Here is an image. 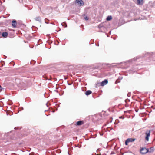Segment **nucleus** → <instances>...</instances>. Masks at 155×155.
Instances as JSON below:
<instances>
[{
  "label": "nucleus",
  "instance_id": "obj_1",
  "mask_svg": "<svg viewBox=\"0 0 155 155\" xmlns=\"http://www.w3.org/2000/svg\"><path fill=\"white\" fill-rule=\"evenodd\" d=\"M1 139L5 143L6 141H8L10 140V137L8 136V133L2 134L1 135Z\"/></svg>",
  "mask_w": 155,
  "mask_h": 155
},
{
  "label": "nucleus",
  "instance_id": "obj_2",
  "mask_svg": "<svg viewBox=\"0 0 155 155\" xmlns=\"http://www.w3.org/2000/svg\"><path fill=\"white\" fill-rule=\"evenodd\" d=\"M75 3L77 5H78L79 6H83L84 4L83 1L82 0H76L75 1Z\"/></svg>",
  "mask_w": 155,
  "mask_h": 155
},
{
  "label": "nucleus",
  "instance_id": "obj_3",
  "mask_svg": "<svg viewBox=\"0 0 155 155\" xmlns=\"http://www.w3.org/2000/svg\"><path fill=\"white\" fill-rule=\"evenodd\" d=\"M149 151V149H147L146 148H142L140 150V152L142 154H145L146 153L148 152Z\"/></svg>",
  "mask_w": 155,
  "mask_h": 155
},
{
  "label": "nucleus",
  "instance_id": "obj_4",
  "mask_svg": "<svg viewBox=\"0 0 155 155\" xmlns=\"http://www.w3.org/2000/svg\"><path fill=\"white\" fill-rule=\"evenodd\" d=\"M108 83V80L107 79H105L101 83V85L102 86L106 85Z\"/></svg>",
  "mask_w": 155,
  "mask_h": 155
},
{
  "label": "nucleus",
  "instance_id": "obj_5",
  "mask_svg": "<svg viewBox=\"0 0 155 155\" xmlns=\"http://www.w3.org/2000/svg\"><path fill=\"white\" fill-rule=\"evenodd\" d=\"M12 26L14 28H15L16 26L17 23L16 21L15 20H13L12 21Z\"/></svg>",
  "mask_w": 155,
  "mask_h": 155
},
{
  "label": "nucleus",
  "instance_id": "obj_6",
  "mask_svg": "<svg viewBox=\"0 0 155 155\" xmlns=\"http://www.w3.org/2000/svg\"><path fill=\"white\" fill-rule=\"evenodd\" d=\"M8 33L7 32H3L1 34L2 36L4 38L6 37L8 35Z\"/></svg>",
  "mask_w": 155,
  "mask_h": 155
},
{
  "label": "nucleus",
  "instance_id": "obj_7",
  "mask_svg": "<svg viewBox=\"0 0 155 155\" xmlns=\"http://www.w3.org/2000/svg\"><path fill=\"white\" fill-rule=\"evenodd\" d=\"M92 93V92L90 90H87L85 92V94L88 96L90 94Z\"/></svg>",
  "mask_w": 155,
  "mask_h": 155
},
{
  "label": "nucleus",
  "instance_id": "obj_8",
  "mask_svg": "<svg viewBox=\"0 0 155 155\" xmlns=\"http://www.w3.org/2000/svg\"><path fill=\"white\" fill-rule=\"evenodd\" d=\"M83 124V121H78L77 122V125L78 126H80L81 125Z\"/></svg>",
  "mask_w": 155,
  "mask_h": 155
},
{
  "label": "nucleus",
  "instance_id": "obj_9",
  "mask_svg": "<svg viewBox=\"0 0 155 155\" xmlns=\"http://www.w3.org/2000/svg\"><path fill=\"white\" fill-rule=\"evenodd\" d=\"M129 142H132L135 141V139L134 138H128L127 139Z\"/></svg>",
  "mask_w": 155,
  "mask_h": 155
},
{
  "label": "nucleus",
  "instance_id": "obj_10",
  "mask_svg": "<svg viewBox=\"0 0 155 155\" xmlns=\"http://www.w3.org/2000/svg\"><path fill=\"white\" fill-rule=\"evenodd\" d=\"M35 20L37 21H38L39 22H41V18L39 17H37L35 18Z\"/></svg>",
  "mask_w": 155,
  "mask_h": 155
},
{
  "label": "nucleus",
  "instance_id": "obj_11",
  "mask_svg": "<svg viewBox=\"0 0 155 155\" xmlns=\"http://www.w3.org/2000/svg\"><path fill=\"white\" fill-rule=\"evenodd\" d=\"M150 131L149 130V131H147L146 132V136H147V137H150Z\"/></svg>",
  "mask_w": 155,
  "mask_h": 155
},
{
  "label": "nucleus",
  "instance_id": "obj_12",
  "mask_svg": "<svg viewBox=\"0 0 155 155\" xmlns=\"http://www.w3.org/2000/svg\"><path fill=\"white\" fill-rule=\"evenodd\" d=\"M112 18V16H109L107 18V21H110L111 20Z\"/></svg>",
  "mask_w": 155,
  "mask_h": 155
},
{
  "label": "nucleus",
  "instance_id": "obj_13",
  "mask_svg": "<svg viewBox=\"0 0 155 155\" xmlns=\"http://www.w3.org/2000/svg\"><path fill=\"white\" fill-rule=\"evenodd\" d=\"M150 151L149 150L148 152H151L154 151V148L153 147H151L150 148Z\"/></svg>",
  "mask_w": 155,
  "mask_h": 155
},
{
  "label": "nucleus",
  "instance_id": "obj_14",
  "mask_svg": "<svg viewBox=\"0 0 155 155\" xmlns=\"http://www.w3.org/2000/svg\"><path fill=\"white\" fill-rule=\"evenodd\" d=\"M61 25L62 26H65V27H67V24H66V23H65V22H63V23H62Z\"/></svg>",
  "mask_w": 155,
  "mask_h": 155
},
{
  "label": "nucleus",
  "instance_id": "obj_15",
  "mask_svg": "<svg viewBox=\"0 0 155 155\" xmlns=\"http://www.w3.org/2000/svg\"><path fill=\"white\" fill-rule=\"evenodd\" d=\"M143 1V0H137L138 3L139 4L140 3Z\"/></svg>",
  "mask_w": 155,
  "mask_h": 155
},
{
  "label": "nucleus",
  "instance_id": "obj_16",
  "mask_svg": "<svg viewBox=\"0 0 155 155\" xmlns=\"http://www.w3.org/2000/svg\"><path fill=\"white\" fill-rule=\"evenodd\" d=\"M129 143L128 140L127 139L125 142V144L126 145H127L128 144V143Z\"/></svg>",
  "mask_w": 155,
  "mask_h": 155
},
{
  "label": "nucleus",
  "instance_id": "obj_17",
  "mask_svg": "<svg viewBox=\"0 0 155 155\" xmlns=\"http://www.w3.org/2000/svg\"><path fill=\"white\" fill-rule=\"evenodd\" d=\"M149 137L146 136L145 137V139L147 141H148L149 140Z\"/></svg>",
  "mask_w": 155,
  "mask_h": 155
},
{
  "label": "nucleus",
  "instance_id": "obj_18",
  "mask_svg": "<svg viewBox=\"0 0 155 155\" xmlns=\"http://www.w3.org/2000/svg\"><path fill=\"white\" fill-rule=\"evenodd\" d=\"M84 19L86 20H88V17L87 16H86V17L84 18Z\"/></svg>",
  "mask_w": 155,
  "mask_h": 155
},
{
  "label": "nucleus",
  "instance_id": "obj_19",
  "mask_svg": "<svg viewBox=\"0 0 155 155\" xmlns=\"http://www.w3.org/2000/svg\"><path fill=\"white\" fill-rule=\"evenodd\" d=\"M2 89H3L1 86H0V91H1L2 90Z\"/></svg>",
  "mask_w": 155,
  "mask_h": 155
},
{
  "label": "nucleus",
  "instance_id": "obj_20",
  "mask_svg": "<svg viewBox=\"0 0 155 155\" xmlns=\"http://www.w3.org/2000/svg\"><path fill=\"white\" fill-rule=\"evenodd\" d=\"M130 94L129 93H128V94H127L128 96L130 97Z\"/></svg>",
  "mask_w": 155,
  "mask_h": 155
},
{
  "label": "nucleus",
  "instance_id": "obj_21",
  "mask_svg": "<svg viewBox=\"0 0 155 155\" xmlns=\"http://www.w3.org/2000/svg\"><path fill=\"white\" fill-rule=\"evenodd\" d=\"M119 118H122V119H124V117H123L122 116H120V117H119Z\"/></svg>",
  "mask_w": 155,
  "mask_h": 155
},
{
  "label": "nucleus",
  "instance_id": "obj_22",
  "mask_svg": "<svg viewBox=\"0 0 155 155\" xmlns=\"http://www.w3.org/2000/svg\"><path fill=\"white\" fill-rule=\"evenodd\" d=\"M115 153L113 151H112L111 153V154H113Z\"/></svg>",
  "mask_w": 155,
  "mask_h": 155
},
{
  "label": "nucleus",
  "instance_id": "obj_23",
  "mask_svg": "<svg viewBox=\"0 0 155 155\" xmlns=\"http://www.w3.org/2000/svg\"><path fill=\"white\" fill-rule=\"evenodd\" d=\"M137 59V58H136V59H135V58H134L133 59V60L134 61H135Z\"/></svg>",
  "mask_w": 155,
  "mask_h": 155
},
{
  "label": "nucleus",
  "instance_id": "obj_24",
  "mask_svg": "<svg viewBox=\"0 0 155 155\" xmlns=\"http://www.w3.org/2000/svg\"><path fill=\"white\" fill-rule=\"evenodd\" d=\"M68 84L69 85H71L72 84H69V83H68Z\"/></svg>",
  "mask_w": 155,
  "mask_h": 155
},
{
  "label": "nucleus",
  "instance_id": "obj_25",
  "mask_svg": "<svg viewBox=\"0 0 155 155\" xmlns=\"http://www.w3.org/2000/svg\"><path fill=\"white\" fill-rule=\"evenodd\" d=\"M14 129H17V128H16V127H15V128H14Z\"/></svg>",
  "mask_w": 155,
  "mask_h": 155
},
{
  "label": "nucleus",
  "instance_id": "obj_26",
  "mask_svg": "<svg viewBox=\"0 0 155 155\" xmlns=\"http://www.w3.org/2000/svg\"><path fill=\"white\" fill-rule=\"evenodd\" d=\"M45 23H48V22H46V21H45Z\"/></svg>",
  "mask_w": 155,
  "mask_h": 155
}]
</instances>
